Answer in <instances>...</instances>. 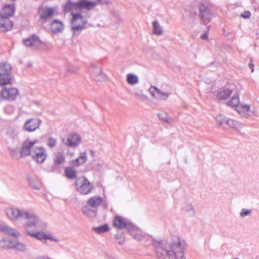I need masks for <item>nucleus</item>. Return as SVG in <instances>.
<instances>
[{"label": "nucleus", "instance_id": "f257e3e1", "mask_svg": "<svg viewBox=\"0 0 259 259\" xmlns=\"http://www.w3.org/2000/svg\"><path fill=\"white\" fill-rule=\"evenodd\" d=\"M131 236L145 246L152 244L156 257L159 259H185L186 243L179 237H175L169 241H155L152 237L144 233L139 227L131 222Z\"/></svg>", "mask_w": 259, "mask_h": 259}, {"label": "nucleus", "instance_id": "f03ea898", "mask_svg": "<svg viewBox=\"0 0 259 259\" xmlns=\"http://www.w3.org/2000/svg\"><path fill=\"white\" fill-rule=\"evenodd\" d=\"M37 140H30L27 139L23 144L20 151L21 156H26L33 152L32 158L38 163H43L47 157V153L46 149L41 146L34 147L38 143Z\"/></svg>", "mask_w": 259, "mask_h": 259}, {"label": "nucleus", "instance_id": "7ed1b4c3", "mask_svg": "<svg viewBox=\"0 0 259 259\" xmlns=\"http://www.w3.org/2000/svg\"><path fill=\"white\" fill-rule=\"evenodd\" d=\"M65 9L66 12L71 13L72 30L75 31L83 29L87 24V19L81 15V10H77V6L69 2L65 5Z\"/></svg>", "mask_w": 259, "mask_h": 259}, {"label": "nucleus", "instance_id": "20e7f679", "mask_svg": "<svg viewBox=\"0 0 259 259\" xmlns=\"http://www.w3.org/2000/svg\"><path fill=\"white\" fill-rule=\"evenodd\" d=\"M7 214L8 217L14 220L17 219L19 217H21L24 219H31L33 221L32 224L28 223L27 226L30 227L32 225H34L36 223V217L33 214L29 213L26 211H20L19 210L13 208H9L7 210Z\"/></svg>", "mask_w": 259, "mask_h": 259}, {"label": "nucleus", "instance_id": "39448f33", "mask_svg": "<svg viewBox=\"0 0 259 259\" xmlns=\"http://www.w3.org/2000/svg\"><path fill=\"white\" fill-rule=\"evenodd\" d=\"M75 186L78 192L87 195L93 189V186L85 177L78 178L75 181Z\"/></svg>", "mask_w": 259, "mask_h": 259}, {"label": "nucleus", "instance_id": "423d86ee", "mask_svg": "<svg viewBox=\"0 0 259 259\" xmlns=\"http://www.w3.org/2000/svg\"><path fill=\"white\" fill-rule=\"evenodd\" d=\"M199 15L203 23H208L212 17V12L208 5L200 3L199 5Z\"/></svg>", "mask_w": 259, "mask_h": 259}, {"label": "nucleus", "instance_id": "0eeeda50", "mask_svg": "<svg viewBox=\"0 0 259 259\" xmlns=\"http://www.w3.org/2000/svg\"><path fill=\"white\" fill-rule=\"evenodd\" d=\"M23 42L26 47L39 49H44L46 47V44L44 41H42L34 35L31 36L29 38L24 39Z\"/></svg>", "mask_w": 259, "mask_h": 259}, {"label": "nucleus", "instance_id": "6e6552de", "mask_svg": "<svg viewBox=\"0 0 259 259\" xmlns=\"http://www.w3.org/2000/svg\"><path fill=\"white\" fill-rule=\"evenodd\" d=\"M18 95V91L15 88H4L1 92V97L4 100H15Z\"/></svg>", "mask_w": 259, "mask_h": 259}, {"label": "nucleus", "instance_id": "1a4fd4ad", "mask_svg": "<svg viewBox=\"0 0 259 259\" xmlns=\"http://www.w3.org/2000/svg\"><path fill=\"white\" fill-rule=\"evenodd\" d=\"M27 232L29 235L40 241L48 239L55 242L58 241V240L52 236L51 234H47L42 231H39L35 233L29 230H27Z\"/></svg>", "mask_w": 259, "mask_h": 259}, {"label": "nucleus", "instance_id": "9d476101", "mask_svg": "<svg viewBox=\"0 0 259 259\" xmlns=\"http://www.w3.org/2000/svg\"><path fill=\"white\" fill-rule=\"evenodd\" d=\"M149 91L153 97L163 100H166L170 95V93L163 92L153 86L149 88Z\"/></svg>", "mask_w": 259, "mask_h": 259}, {"label": "nucleus", "instance_id": "9b49d317", "mask_svg": "<svg viewBox=\"0 0 259 259\" xmlns=\"http://www.w3.org/2000/svg\"><path fill=\"white\" fill-rule=\"evenodd\" d=\"M15 11V7L14 4L5 5L0 13V17L3 18H10L12 17Z\"/></svg>", "mask_w": 259, "mask_h": 259}, {"label": "nucleus", "instance_id": "f8f14e48", "mask_svg": "<svg viewBox=\"0 0 259 259\" xmlns=\"http://www.w3.org/2000/svg\"><path fill=\"white\" fill-rule=\"evenodd\" d=\"M55 11L53 8L42 7L38 10V14L41 20L46 21L54 15Z\"/></svg>", "mask_w": 259, "mask_h": 259}, {"label": "nucleus", "instance_id": "ddd939ff", "mask_svg": "<svg viewBox=\"0 0 259 259\" xmlns=\"http://www.w3.org/2000/svg\"><path fill=\"white\" fill-rule=\"evenodd\" d=\"M233 90V88L232 87H225L223 89H221L219 91L216 96L219 100H225L232 94Z\"/></svg>", "mask_w": 259, "mask_h": 259}, {"label": "nucleus", "instance_id": "4468645a", "mask_svg": "<svg viewBox=\"0 0 259 259\" xmlns=\"http://www.w3.org/2000/svg\"><path fill=\"white\" fill-rule=\"evenodd\" d=\"M40 123L38 119L33 118L28 120L25 124V128L27 131L32 132L37 129Z\"/></svg>", "mask_w": 259, "mask_h": 259}, {"label": "nucleus", "instance_id": "2eb2a0df", "mask_svg": "<svg viewBox=\"0 0 259 259\" xmlns=\"http://www.w3.org/2000/svg\"><path fill=\"white\" fill-rule=\"evenodd\" d=\"M81 142L80 137L76 134H70L67 139V145L71 147H75Z\"/></svg>", "mask_w": 259, "mask_h": 259}, {"label": "nucleus", "instance_id": "dca6fc26", "mask_svg": "<svg viewBox=\"0 0 259 259\" xmlns=\"http://www.w3.org/2000/svg\"><path fill=\"white\" fill-rule=\"evenodd\" d=\"M50 28L52 32L54 33H59L64 29V24L61 21L55 20L51 23Z\"/></svg>", "mask_w": 259, "mask_h": 259}, {"label": "nucleus", "instance_id": "f3484780", "mask_svg": "<svg viewBox=\"0 0 259 259\" xmlns=\"http://www.w3.org/2000/svg\"><path fill=\"white\" fill-rule=\"evenodd\" d=\"M13 27V23L10 20V18H3L0 17V30L7 31Z\"/></svg>", "mask_w": 259, "mask_h": 259}, {"label": "nucleus", "instance_id": "a211bd4d", "mask_svg": "<svg viewBox=\"0 0 259 259\" xmlns=\"http://www.w3.org/2000/svg\"><path fill=\"white\" fill-rule=\"evenodd\" d=\"M100 3V0H97V2L82 1L74 4L77 6V10L79 11L81 8H85L88 10L92 9Z\"/></svg>", "mask_w": 259, "mask_h": 259}, {"label": "nucleus", "instance_id": "6ab92c4d", "mask_svg": "<svg viewBox=\"0 0 259 259\" xmlns=\"http://www.w3.org/2000/svg\"><path fill=\"white\" fill-rule=\"evenodd\" d=\"M103 201V198L100 195L91 197L87 201V204L92 207H97Z\"/></svg>", "mask_w": 259, "mask_h": 259}, {"label": "nucleus", "instance_id": "aec40b11", "mask_svg": "<svg viewBox=\"0 0 259 259\" xmlns=\"http://www.w3.org/2000/svg\"><path fill=\"white\" fill-rule=\"evenodd\" d=\"M113 224L117 229H123L126 227L127 222L123 217L116 215L113 220Z\"/></svg>", "mask_w": 259, "mask_h": 259}, {"label": "nucleus", "instance_id": "412c9836", "mask_svg": "<svg viewBox=\"0 0 259 259\" xmlns=\"http://www.w3.org/2000/svg\"><path fill=\"white\" fill-rule=\"evenodd\" d=\"M11 66L8 63L0 64V75L11 74Z\"/></svg>", "mask_w": 259, "mask_h": 259}, {"label": "nucleus", "instance_id": "4be33fe9", "mask_svg": "<svg viewBox=\"0 0 259 259\" xmlns=\"http://www.w3.org/2000/svg\"><path fill=\"white\" fill-rule=\"evenodd\" d=\"M12 74L0 75V85L4 86L10 84L12 82Z\"/></svg>", "mask_w": 259, "mask_h": 259}, {"label": "nucleus", "instance_id": "5701e85b", "mask_svg": "<svg viewBox=\"0 0 259 259\" xmlns=\"http://www.w3.org/2000/svg\"><path fill=\"white\" fill-rule=\"evenodd\" d=\"M64 172L66 177L69 179H74L76 177V171L72 167H66L64 169Z\"/></svg>", "mask_w": 259, "mask_h": 259}, {"label": "nucleus", "instance_id": "b1692460", "mask_svg": "<svg viewBox=\"0 0 259 259\" xmlns=\"http://www.w3.org/2000/svg\"><path fill=\"white\" fill-rule=\"evenodd\" d=\"M87 158L86 153L85 152L81 153L79 156L73 161V163L75 165L78 166L84 163L86 161Z\"/></svg>", "mask_w": 259, "mask_h": 259}, {"label": "nucleus", "instance_id": "393cba45", "mask_svg": "<svg viewBox=\"0 0 259 259\" xmlns=\"http://www.w3.org/2000/svg\"><path fill=\"white\" fill-rule=\"evenodd\" d=\"M228 118L223 114H220L216 117V120L219 125L223 128H226V123Z\"/></svg>", "mask_w": 259, "mask_h": 259}, {"label": "nucleus", "instance_id": "a878e982", "mask_svg": "<svg viewBox=\"0 0 259 259\" xmlns=\"http://www.w3.org/2000/svg\"><path fill=\"white\" fill-rule=\"evenodd\" d=\"M153 25V33L157 35H160L162 34L163 31L161 27L157 21H154L152 23Z\"/></svg>", "mask_w": 259, "mask_h": 259}, {"label": "nucleus", "instance_id": "bb28decb", "mask_svg": "<svg viewBox=\"0 0 259 259\" xmlns=\"http://www.w3.org/2000/svg\"><path fill=\"white\" fill-rule=\"evenodd\" d=\"M239 96L236 95L231 98V100L228 102V105L231 107H236L239 106Z\"/></svg>", "mask_w": 259, "mask_h": 259}, {"label": "nucleus", "instance_id": "cd10ccee", "mask_svg": "<svg viewBox=\"0 0 259 259\" xmlns=\"http://www.w3.org/2000/svg\"><path fill=\"white\" fill-rule=\"evenodd\" d=\"M65 161V157L61 153H57L55 155L54 163L56 165L63 163Z\"/></svg>", "mask_w": 259, "mask_h": 259}, {"label": "nucleus", "instance_id": "c85d7f7f", "mask_svg": "<svg viewBox=\"0 0 259 259\" xmlns=\"http://www.w3.org/2000/svg\"><path fill=\"white\" fill-rule=\"evenodd\" d=\"M157 116L160 119L165 123H171L174 122V119L172 118L169 117L166 115L164 116L162 114L158 113Z\"/></svg>", "mask_w": 259, "mask_h": 259}, {"label": "nucleus", "instance_id": "c756f323", "mask_svg": "<svg viewBox=\"0 0 259 259\" xmlns=\"http://www.w3.org/2000/svg\"><path fill=\"white\" fill-rule=\"evenodd\" d=\"M226 127L229 126L231 128H236L238 126V122L233 119H229L227 120Z\"/></svg>", "mask_w": 259, "mask_h": 259}, {"label": "nucleus", "instance_id": "7c9ffc66", "mask_svg": "<svg viewBox=\"0 0 259 259\" xmlns=\"http://www.w3.org/2000/svg\"><path fill=\"white\" fill-rule=\"evenodd\" d=\"M47 145L51 148L55 147L57 144V140L53 137H49L47 141Z\"/></svg>", "mask_w": 259, "mask_h": 259}, {"label": "nucleus", "instance_id": "2f4dec72", "mask_svg": "<svg viewBox=\"0 0 259 259\" xmlns=\"http://www.w3.org/2000/svg\"><path fill=\"white\" fill-rule=\"evenodd\" d=\"M108 227L107 225H105L103 226L97 228L95 229V230L97 232L99 233H102L104 232H106L108 230Z\"/></svg>", "mask_w": 259, "mask_h": 259}, {"label": "nucleus", "instance_id": "473e14b6", "mask_svg": "<svg viewBox=\"0 0 259 259\" xmlns=\"http://www.w3.org/2000/svg\"><path fill=\"white\" fill-rule=\"evenodd\" d=\"M0 231L9 232H10V233L11 235H12L13 236H18V233L17 232H11V231L9 230V229L7 228L4 226H3L2 225H0Z\"/></svg>", "mask_w": 259, "mask_h": 259}, {"label": "nucleus", "instance_id": "72a5a7b5", "mask_svg": "<svg viewBox=\"0 0 259 259\" xmlns=\"http://www.w3.org/2000/svg\"><path fill=\"white\" fill-rule=\"evenodd\" d=\"M138 82V77L136 75L131 73V85L136 84Z\"/></svg>", "mask_w": 259, "mask_h": 259}, {"label": "nucleus", "instance_id": "f704fd0d", "mask_svg": "<svg viewBox=\"0 0 259 259\" xmlns=\"http://www.w3.org/2000/svg\"><path fill=\"white\" fill-rule=\"evenodd\" d=\"M184 209L186 211L189 212L191 215H194L195 213L193 206L191 204H187L185 207Z\"/></svg>", "mask_w": 259, "mask_h": 259}, {"label": "nucleus", "instance_id": "c9c22d12", "mask_svg": "<svg viewBox=\"0 0 259 259\" xmlns=\"http://www.w3.org/2000/svg\"><path fill=\"white\" fill-rule=\"evenodd\" d=\"M251 210L243 208V209H242L240 214L241 217H245L247 215H249L251 213Z\"/></svg>", "mask_w": 259, "mask_h": 259}, {"label": "nucleus", "instance_id": "e433bc0d", "mask_svg": "<svg viewBox=\"0 0 259 259\" xmlns=\"http://www.w3.org/2000/svg\"><path fill=\"white\" fill-rule=\"evenodd\" d=\"M15 247L20 251H24L26 250V246L25 245L21 243L18 242L15 245Z\"/></svg>", "mask_w": 259, "mask_h": 259}, {"label": "nucleus", "instance_id": "4c0bfd02", "mask_svg": "<svg viewBox=\"0 0 259 259\" xmlns=\"http://www.w3.org/2000/svg\"><path fill=\"white\" fill-rule=\"evenodd\" d=\"M239 108H241L244 111L249 112L250 111V106L248 105H243L241 104L238 106Z\"/></svg>", "mask_w": 259, "mask_h": 259}, {"label": "nucleus", "instance_id": "58836bf2", "mask_svg": "<svg viewBox=\"0 0 259 259\" xmlns=\"http://www.w3.org/2000/svg\"><path fill=\"white\" fill-rule=\"evenodd\" d=\"M241 16L244 18H248L250 16V13L249 11H245L241 15Z\"/></svg>", "mask_w": 259, "mask_h": 259}, {"label": "nucleus", "instance_id": "ea45409f", "mask_svg": "<svg viewBox=\"0 0 259 259\" xmlns=\"http://www.w3.org/2000/svg\"><path fill=\"white\" fill-rule=\"evenodd\" d=\"M248 67L251 69V71L253 72L254 71V64L252 60L249 63Z\"/></svg>", "mask_w": 259, "mask_h": 259}, {"label": "nucleus", "instance_id": "a19ab883", "mask_svg": "<svg viewBox=\"0 0 259 259\" xmlns=\"http://www.w3.org/2000/svg\"><path fill=\"white\" fill-rule=\"evenodd\" d=\"M200 38L202 39H206L208 38V33L207 32L203 33L200 36Z\"/></svg>", "mask_w": 259, "mask_h": 259}, {"label": "nucleus", "instance_id": "79ce46f5", "mask_svg": "<svg viewBox=\"0 0 259 259\" xmlns=\"http://www.w3.org/2000/svg\"><path fill=\"white\" fill-rule=\"evenodd\" d=\"M5 242H8V241L7 240H3L1 241V242H0V246L2 247H5V246L2 245V244L3 243H5Z\"/></svg>", "mask_w": 259, "mask_h": 259}, {"label": "nucleus", "instance_id": "37998d69", "mask_svg": "<svg viewBox=\"0 0 259 259\" xmlns=\"http://www.w3.org/2000/svg\"><path fill=\"white\" fill-rule=\"evenodd\" d=\"M88 209L87 207H83V213H84L85 214H88Z\"/></svg>", "mask_w": 259, "mask_h": 259}, {"label": "nucleus", "instance_id": "c03bdc74", "mask_svg": "<svg viewBox=\"0 0 259 259\" xmlns=\"http://www.w3.org/2000/svg\"><path fill=\"white\" fill-rule=\"evenodd\" d=\"M126 80L128 83H130V74L127 75Z\"/></svg>", "mask_w": 259, "mask_h": 259}, {"label": "nucleus", "instance_id": "a18cd8bd", "mask_svg": "<svg viewBox=\"0 0 259 259\" xmlns=\"http://www.w3.org/2000/svg\"><path fill=\"white\" fill-rule=\"evenodd\" d=\"M137 95H138V96H142V97H143L144 98H146V96H145L144 95H141L138 94H137Z\"/></svg>", "mask_w": 259, "mask_h": 259}]
</instances>
